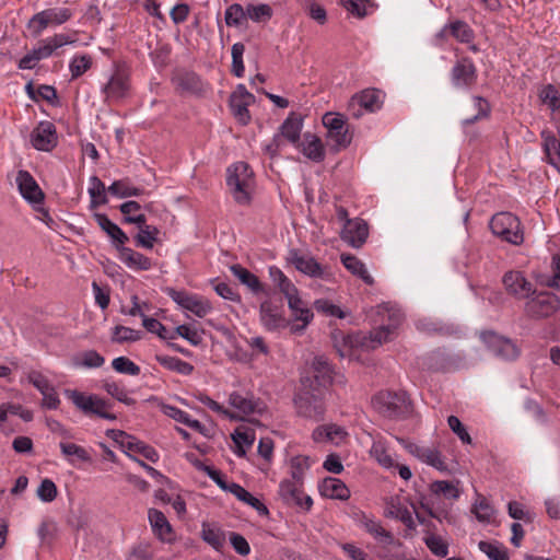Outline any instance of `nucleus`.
<instances>
[{
  "instance_id": "nucleus-1",
  "label": "nucleus",
  "mask_w": 560,
  "mask_h": 560,
  "mask_svg": "<svg viewBox=\"0 0 560 560\" xmlns=\"http://www.w3.org/2000/svg\"><path fill=\"white\" fill-rule=\"evenodd\" d=\"M389 324L381 326L377 329L366 334L349 335L342 337V347L336 345L337 351L340 357H355L353 351L354 347H360L363 350H374L384 342L389 341L395 335L398 326L404 319V315L399 310H392L388 313Z\"/></svg>"
},
{
  "instance_id": "nucleus-2",
  "label": "nucleus",
  "mask_w": 560,
  "mask_h": 560,
  "mask_svg": "<svg viewBox=\"0 0 560 560\" xmlns=\"http://www.w3.org/2000/svg\"><path fill=\"white\" fill-rule=\"evenodd\" d=\"M119 209L125 215V221L136 224L139 229V232L135 237L137 246L145 249L153 248L160 233L159 229L154 225L147 224V218L144 214L131 217V213L141 210L140 203L133 200L126 201L120 205Z\"/></svg>"
},
{
  "instance_id": "nucleus-3",
  "label": "nucleus",
  "mask_w": 560,
  "mask_h": 560,
  "mask_svg": "<svg viewBox=\"0 0 560 560\" xmlns=\"http://www.w3.org/2000/svg\"><path fill=\"white\" fill-rule=\"evenodd\" d=\"M228 187L238 203H247L253 191V172L244 162H237L230 166L226 172Z\"/></svg>"
},
{
  "instance_id": "nucleus-4",
  "label": "nucleus",
  "mask_w": 560,
  "mask_h": 560,
  "mask_svg": "<svg viewBox=\"0 0 560 560\" xmlns=\"http://www.w3.org/2000/svg\"><path fill=\"white\" fill-rule=\"evenodd\" d=\"M560 310V298L550 291H536L527 298L524 311L533 319L549 318Z\"/></svg>"
},
{
  "instance_id": "nucleus-5",
  "label": "nucleus",
  "mask_w": 560,
  "mask_h": 560,
  "mask_svg": "<svg viewBox=\"0 0 560 560\" xmlns=\"http://www.w3.org/2000/svg\"><path fill=\"white\" fill-rule=\"evenodd\" d=\"M490 229L495 236L512 245H521L524 241L521 221L511 212L494 214L490 221Z\"/></svg>"
},
{
  "instance_id": "nucleus-6",
  "label": "nucleus",
  "mask_w": 560,
  "mask_h": 560,
  "mask_svg": "<svg viewBox=\"0 0 560 560\" xmlns=\"http://www.w3.org/2000/svg\"><path fill=\"white\" fill-rule=\"evenodd\" d=\"M65 395L85 415H96L110 421L116 420V416L107 411L108 404L97 395L85 394L77 389H66Z\"/></svg>"
},
{
  "instance_id": "nucleus-7",
  "label": "nucleus",
  "mask_w": 560,
  "mask_h": 560,
  "mask_svg": "<svg viewBox=\"0 0 560 560\" xmlns=\"http://www.w3.org/2000/svg\"><path fill=\"white\" fill-rule=\"evenodd\" d=\"M383 93L376 89H365L354 94L348 103V112L353 118H360L365 113L378 110L383 105Z\"/></svg>"
},
{
  "instance_id": "nucleus-8",
  "label": "nucleus",
  "mask_w": 560,
  "mask_h": 560,
  "mask_svg": "<svg viewBox=\"0 0 560 560\" xmlns=\"http://www.w3.org/2000/svg\"><path fill=\"white\" fill-rule=\"evenodd\" d=\"M397 441L409 454L419 459L421 463H424L440 471L447 470L445 458L436 446L417 444L401 438H397Z\"/></svg>"
},
{
  "instance_id": "nucleus-9",
  "label": "nucleus",
  "mask_w": 560,
  "mask_h": 560,
  "mask_svg": "<svg viewBox=\"0 0 560 560\" xmlns=\"http://www.w3.org/2000/svg\"><path fill=\"white\" fill-rule=\"evenodd\" d=\"M289 261L302 273L319 278L326 281L332 280V273L328 267L320 265L313 256L298 250H291Z\"/></svg>"
},
{
  "instance_id": "nucleus-10",
  "label": "nucleus",
  "mask_w": 560,
  "mask_h": 560,
  "mask_svg": "<svg viewBox=\"0 0 560 560\" xmlns=\"http://www.w3.org/2000/svg\"><path fill=\"white\" fill-rule=\"evenodd\" d=\"M167 294L179 307L199 318H203L212 311L211 303L200 295L175 289H167Z\"/></svg>"
},
{
  "instance_id": "nucleus-11",
  "label": "nucleus",
  "mask_w": 560,
  "mask_h": 560,
  "mask_svg": "<svg viewBox=\"0 0 560 560\" xmlns=\"http://www.w3.org/2000/svg\"><path fill=\"white\" fill-rule=\"evenodd\" d=\"M284 298L288 301V306L295 322L290 325V329L292 332H302L312 322L313 312L308 307V303L300 296L298 288L285 294Z\"/></svg>"
},
{
  "instance_id": "nucleus-12",
  "label": "nucleus",
  "mask_w": 560,
  "mask_h": 560,
  "mask_svg": "<svg viewBox=\"0 0 560 560\" xmlns=\"http://www.w3.org/2000/svg\"><path fill=\"white\" fill-rule=\"evenodd\" d=\"M71 18L67 8H51L36 13L28 22V28L37 37L49 25H60Z\"/></svg>"
},
{
  "instance_id": "nucleus-13",
  "label": "nucleus",
  "mask_w": 560,
  "mask_h": 560,
  "mask_svg": "<svg viewBox=\"0 0 560 560\" xmlns=\"http://www.w3.org/2000/svg\"><path fill=\"white\" fill-rule=\"evenodd\" d=\"M229 406L233 409L230 410V419H244L252 413H260L264 410V405L254 398L252 394L233 392L229 395Z\"/></svg>"
},
{
  "instance_id": "nucleus-14",
  "label": "nucleus",
  "mask_w": 560,
  "mask_h": 560,
  "mask_svg": "<svg viewBox=\"0 0 560 560\" xmlns=\"http://www.w3.org/2000/svg\"><path fill=\"white\" fill-rule=\"evenodd\" d=\"M15 184L22 198L35 210H38L44 202L45 195L35 178L27 171L21 170L16 173Z\"/></svg>"
},
{
  "instance_id": "nucleus-15",
  "label": "nucleus",
  "mask_w": 560,
  "mask_h": 560,
  "mask_svg": "<svg viewBox=\"0 0 560 560\" xmlns=\"http://www.w3.org/2000/svg\"><path fill=\"white\" fill-rule=\"evenodd\" d=\"M298 412L306 418L319 419L325 413L322 393L301 392L294 399Z\"/></svg>"
},
{
  "instance_id": "nucleus-16",
  "label": "nucleus",
  "mask_w": 560,
  "mask_h": 560,
  "mask_svg": "<svg viewBox=\"0 0 560 560\" xmlns=\"http://www.w3.org/2000/svg\"><path fill=\"white\" fill-rule=\"evenodd\" d=\"M259 316L261 325L269 331L280 330L290 325L282 307L270 300L260 304Z\"/></svg>"
},
{
  "instance_id": "nucleus-17",
  "label": "nucleus",
  "mask_w": 560,
  "mask_h": 560,
  "mask_svg": "<svg viewBox=\"0 0 560 560\" xmlns=\"http://www.w3.org/2000/svg\"><path fill=\"white\" fill-rule=\"evenodd\" d=\"M302 481L285 479L279 486V494L287 502L310 510L313 500L302 490Z\"/></svg>"
},
{
  "instance_id": "nucleus-18",
  "label": "nucleus",
  "mask_w": 560,
  "mask_h": 560,
  "mask_svg": "<svg viewBox=\"0 0 560 560\" xmlns=\"http://www.w3.org/2000/svg\"><path fill=\"white\" fill-rule=\"evenodd\" d=\"M253 101V94H250L243 84H238L232 93L230 97V106L234 117L240 124H248L250 119L248 106Z\"/></svg>"
},
{
  "instance_id": "nucleus-19",
  "label": "nucleus",
  "mask_w": 560,
  "mask_h": 560,
  "mask_svg": "<svg viewBox=\"0 0 560 560\" xmlns=\"http://www.w3.org/2000/svg\"><path fill=\"white\" fill-rule=\"evenodd\" d=\"M503 284L505 290L517 299L527 300L535 290V285L518 270L506 272L503 277Z\"/></svg>"
},
{
  "instance_id": "nucleus-20",
  "label": "nucleus",
  "mask_w": 560,
  "mask_h": 560,
  "mask_svg": "<svg viewBox=\"0 0 560 560\" xmlns=\"http://www.w3.org/2000/svg\"><path fill=\"white\" fill-rule=\"evenodd\" d=\"M383 514L385 517L400 521L408 529L413 530L417 527L412 512L397 495L386 499Z\"/></svg>"
},
{
  "instance_id": "nucleus-21",
  "label": "nucleus",
  "mask_w": 560,
  "mask_h": 560,
  "mask_svg": "<svg viewBox=\"0 0 560 560\" xmlns=\"http://www.w3.org/2000/svg\"><path fill=\"white\" fill-rule=\"evenodd\" d=\"M452 84L457 89H466L475 84L477 70L468 58L457 60L451 72Z\"/></svg>"
},
{
  "instance_id": "nucleus-22",
  "label": "nucleus",
  "mask_w": 560,
  "mask_h": 560,
  "mask_svg": "<svg viewBox=\"0 0 560 560\" xmlns=\"http://www.w3.org/2000/svg\"><path fill=\"white\" fill-rule=\"evenodd\" d=\"M31 141L35 149L50 151L57 144V132L52 122L40 121L32 131Z\"/></svg>"
},
{
  "instance_id": "nucleus-23",
  "label": "nucleus",
  "mask_w": 560,
  "mask_h": 560,
  "mask_svg": "<svg viewBox=\"0 0 560 560\" xmlns=\"http://www.w3.org/2000/svg\"><path fill=\"white\" fill-rule=\"evenodd\" d=\"M369 235L366 223L361 219L347 220L342 225L340 236L351 247H361Z\"/></svg>"
},
{
  "instance_id": "nucleus-24",
  "label": "nucleus",
  "mask_w": 560,
  "mask_h": 560,
  "mask_svg": "<svg viewBox=\"0 0 560 560\" xmlns=\"http://www.w3.org/2000/svg\"><path fill=\"white\" fill-rule=\"evenodd\" d=\"M483 338L491 352L503 360H514L520 354V349L510 339L493 332L483 335Z\"/></svg>"
},
{
  "instance_id": "nucleus-25",
  "label": "nucleus",
  "mask_w": 560,
  "mask_h": 560,
  "mask_svg": "<svg viewBox=\"0 0 560 560\" xmlns=\"http://www.w3.org/2000/svg\"><path fill=\"white\" fill-rule=\"evenodd\" d=\"M77 42L73 35L69 34H56L51 37H47L40 40L33 50L39 60L50 57L54 51L66 45H71Z\"/></svg>"
},
{
  "instance_id": "nucleus-26",
  "label": "nucleus",
  "mask_w": 560,
  "mask_h": 560,
  "mask_svg": "<svg viewBox=\"0 0 560 560\" xmlns=\"http://www.w3.org/2000/svg\"><path fill=\"white\" fill-rule=\"evenodd\" d=\"M316 443H331L340 445L348 438L347 430L338 424L330 423L317 427L312 434Z\"/></svg>"
},
{
  "instance_id": "nucleus-27",
  "label": "nucleus",
  "mask_w": 560,
  "mask_h": 560,
  "mask_svg": "<svg viewBox=\"0 0 560 560\" xmlns=\"http://www.w3.org/2000/svg\"><path fill=\"white\" fill-rule=\"evenodd\" d=\"M102 91L106 100L117 101L125 97L129 91L128 75L124 71L116 70Z\"/></svg>"
},
{
  "instance_id": "nucleus-28",
  "label": "nucleus",
  "mask_w": 560,
  "mask_h": 560,
  "mask_svg": "<svg viewBox=\"0 0 560 560\" xmlns=\"http://www.w3.org/2000/svg\"><path fill=\"white\" fill-rule=\"evenodd\" d=\"M149 523L153 534L162 542H172L174 540L173 529L166 516L156 509H150L148 512Z\"/></svg>"
},
{
  "instance_id": "nucleus-29",
  "label": "nucleus",
  "mask_w": 560,
  "mask_h": 560,
  "mask_svg": "<svg viewBox=\"0 0 560 560\" xmlns=\"http://www.w3.org/2000/svg\"><path fill=\"white\" fill-rule=\"evenodd\" d=\"M118 252V258L129 269L135 271L150 270L152 261L149 257L143 254L133 250L132 248L122 246H116Z\"/></svg>"
},
{
  "instance_id": "nucleus-30",
  "label": "nucleus",
  "mask_w": 560,
  "mask_h": 560,
  "mask_svg": "<svg viewBox=\"0 0 560 560\" xmlns=\"http://www.w3.org/2000/svg\"><path fill=\"white\" fill-rule=\"evenodd\" d=\"M296 148L305 158L314 162H322L325 159L324 144L314 133H304L303 140L298 143Z\"/></svg>"
},
{
  "instance_id": "nucleus-31",
  "label": "nucleus",
  "mask_w": 560,
  "mask_h": 560,
  "mask_svg": "<svg viewBox=\"0 0 560 560\" xmlns=\"http://www.w3.org/2000/svg\"><path fill=\"white\" fill-rule=\"evenodd\" d=\"M360 525L380 544L388 546L395 542L393 534L385 529L378 520L363 514Z\"/></svg>"
},
{
  "instance_id": "nucleus-32",
  "label": "nucleus",
  "mask_w": 560,
  "mask_h": 560,
  "mask_svg": "<svg viewBox=\"0 0 560 560\" xmlns=\"http://www.w3.org/2000/svg\"><path fill=\"white\" fill-rule=\"evenodd\" d=\"M320 494L332 500H348L350 490L343 481L335 477L325 478L318 486Z\"/></svg>"
},
{
  "instance_id": "nucleus-33",
  "label": "nucleus",
  "mask_w": 560,
  "mask_h": 560,
  "mask_svg": "<svg viewBox=\"0 0 560 560\" xmlns=\"http://www.w3.org/2000/svg\"><path fill=\"white\" fill-rule=\"evenodd\" d=\"M94 219H95L96 223L98 224V226L115 243V247L122 246L129 241L127 234L116 223L110 221L106 214L96 213V214H94Z\"/></svg>"
},
{
  "instance_id": "nucleus-34",
  "label": "nucleus",
  "mask_w": 560,
  "mask_h": 560,
  "mask_svg": "<svg viewBox=\"0 0 560 560\" xmlns=\"http://www.w3.org/2000/svg\"><path fill=\"white\" fill-rule=\"evenodd\" d=\"M340 258L345 268L353 276L360 278L368 285L374 283V279L368 271L366 266L359 258L350 254H342Z\"/></svg>"
},
{
  "instance_id": "nucleus-35",
  "label": "nucleus",
  "mask_w": 560,
  "mask_h": 560,
  "mask_svg": "<svg viewBox=\"0 0 560 560\" xmlns=\"http://www.w3.org/2000/svg\"><path fill=\"white\" fill-rule=\"evenodd\" d=\"M302 128V119L295 114L289 115L288 118L281 125L280 135H278L279 140L281 138H284L294 145H298V143L300 142Z\"/></svg>"
},
{
  "instance_id": "nucleus-36",
  "label": "nucleus",
  "mask_w": 560,
  "mask_h": 560,
  "mask_svg": "<svg viewBox=\"0 0 560 560\" xmlns=\"http://www.w3.org/2000/svg\"><path fill=\"white\" fill-rule=\"evenodd\" d=\"M541 138L548 163L560 173V141L550 131H542Z\"/></svg>"
},
{
  "instance_id": "nucleus-37",
  "label": "nucleus",
  "mask_w": 560,
  "mask_h": 560,
  "mask_svg": "<svg viewBox=\"0 0 560 560\" xmlns=\"http://www.w3.org/2000/svg\"><path fill=\"white\" fill-rule=\"evenodd\" d=\"M200 536L205 542L217 551H221L225 545V534L215 524L203 522L201 525Z\"/></svg>"
},
{
  "instance_id": "nucleus-38",
  "label": "nucleus",
  "mask_w": 560,
  "mask_h": 560,
  "mask_svg": "<svg viewBox=\"0 0 560 560\" xmlns=\"http://www.w3.org/2000/svg\"><path fill=\"white\" fill-rule=\"evenodd\" d=\"M232 439L235 443L234 453L238 456H244L246 450L250 448L255 442V432L246 425H240L232 434Z\"/></svg>"
},
{
  "instance_id": "nucleus-39",
  "label": "nucleus",
  "mask_w": 560,
  "mask_h": 560,
  "mask_svg": "<svg viewBox=\"0 0 560 560\" xmlns=\"http://www.w3.org/2000/svg\"><path fill=\"white\" fill-rule=\"evenodd\" d=\"M370 455L377 462L381 467L386 470H392L396 466L395 458L389 453L386 444L381 440L373 442L370 450Z\"/></svg>"
},
{
  "instance_id": "nucleus-40",
  "label": "nucleus",
  "mask_w": 560,
  "mask_h": 560,
  "mask_svg": "<svg viewBox=\"0 0 560 560\" xmlns=\"http://www.w3.org/2000/svg\"><path fill=\"white\" fill-rule=\"evenodd\" d=\"M59 447L63 457L71 465H73L77 460L83 463L91 460L89 452L78 444L71 442H60Z\"/></svg>"
},
{
  "instance_id": "nucleus-41",
  "label": "nucleus",
  "mask_w": 560,
  "mask_h": 560,
  "mask_svg": "<svg viewBox=\"0 0 560 560\" xmlns=\"http://www.w3.org/2000/svg\"><path fill=\"white\" fill-rule=\"evenodd\" d=\"M155 360L165 369L170 371H174L182 375H189L194 371V366L183 361L182 359L177 357H171V355H164V354H156Z\"/></svg>"
},
{
  "instance_id": "nucleus-42",
  "label": "nucleus",
  "mask_w": 560,
  "mask_h": 560,
  "mask_svg": "<svg viewBox=\"0 0 560 560\" xmlns=\"http://www.w3.org/2000/svg\"><path fill=\"white\" fill-rule=\"evenodd\" d=\"M230 270L233 276L240 280L241 283L246 285L254 293L262 291V285L259 279L246 268L242 267L241 265H233L231 266Z\"/></svg>"
},
{
  "instance_id": "nucleus-43",
  "label": "nucleus",
  "mask_w": 560,
  "mask_h": 560,
  "mask_svg": "<svg viewBox=\"0 0 560 560\" xmlns=\"http://www.w3.org/2000/svg\"><path fill=\"white\" fill-rule=\"evenodd\" d=\"M448 35L454 36L456 39L463 43H468L472 38V31L470 27L460 21L451 23L446 25L441 32L438 34L439 37H446Z\"/></svg>"
},
{
  "instance_id": "nucleus-44",
  "label": "nucleus",
  "mask_w": 560,
  "mask_h": 560,
  "mask_svg": "<svg viewBox=\"0 0 560 560\" xmlns=\"http://www.w3.org/2000/svg\"><path fill=\"white\" fill-rule=\"evenodd\" d=\"M315 460L305 455H296L290 459L291 478L298 481L304 480L307 470Z\"/></svg>"
},
{
  "instance_id": "nucleus-45",
  "label": "nucleus",
  "mask_w": 560,
  "mask_h": 560,
  "mask_svg": "<svg viewBox=\"0 0 560 560\" xmlns=\"http://www.w3.org/2000/svg\"><path fill=\"white\" fill-rule=\"evenodd\" d=\"M88 191L91 197L92 208L107 203L106 188L98 177L92 176L90 178Z\"/></svg>"
},
{
  "instance_id": "nucleus-46",
  "label": "nucleus",
  "mask_w": 560,
  "mask_h": 560,
  "mask_svg": "<svg viewBox=\"0 0 560 560\" xmlns=\"http://www.w3.org/2000/svg\"><path fill=\"white\" fill-rule=\"evenodd\" d=\"M107 191L117 198H128L142 194V189L131 185L128 179L115 180L108 187Z\"/></svg>"
},
{
  "instance_id": "nucleus-47",
  "label": "nucleus",
  "mask_w": 560,
  "mask_h": 560,
  "mask_svg": "<svg viewBox=\"0 0 560 560\" xmlns=\"http://www.w3.org/2000/svg\"><path fill=\"white\" fill-rule=\"evenodd\" d=\"M471 511L476 515V518L483 523L492 522L495 515L494 508L481 495H479L474 503Z\"/></svg>"
},
{
  "instance_id": "nucleus-48",
  "label": "nucleus",
  "mask_w": 560,
  "mask_h": 560,
  "mask_svg": "<svg viewBox=\"0 0 560 560\" xmlns=\"http://www.w3.org/2000/svg\"><path fill=\"white\" fill-rule=\"evenodd\" d=\"M375 400L386 407L389 415H393L406 402V395L387 392L380 394Z\"/></svg>"
},
{
  "instance_id": "nucleus-49",
  "label": "nucleus",
  "mask_w": 560,
  "mask_h": 560,
  "mask_svg": "<svg viewBox=\"0 0 560 560\" xmlns=\"http://www.w3.org/2000/svg\"><path fill=\"white\" fill-rule=\"evenodd\" d=\"M142 331L117 325L112 330V341L117 343L135 342L142 338Z\"/></svg>"
},
{
  "instance_id": "nucleus-50",
  "label": "nucleus",
  "mask_w": 560,
  "mask_h": 560,
  "mask_svg": "<svg viewBox=\"0 0 560 560\" xmlns=\"http://www.w3.org/2000/svg\"><path fill=\"white\" fill-rule=\"evenodd\" d=\"M539 97L553 115L560 112V91L553 85H546L541 89Z\"/></svg>"
},
{
  "instance_id": "nucleus-51",
  "label": "nucleus",
  "mask_w": 560,
  "mask_h": 560,
  "mask_svg": "<svg viewBox=\"0 0 560 560\" xmlns=\"http://www.w3.org/2000/svg\"><path fill=\"white\" fill-rule=\"evenodd\" d=\"M106 434L108 438L113 439L116 443H118L122 447V450L129 455L130 458L132 457L129 454V452L136 451L140 442L139 440L120 430H108Z\"/></svg>"
},
{
  "instance_id": "nucleus-52",
  "label": "nucleus",
  "mask_w": 560,
  "mask_h": 560,
  "mask_svg": "<svg viewBox=\"0 0 560 560\" xmlns=\"http://www.w3.org/2000/svg\"><path fill=\"white\" fill-rule=\"evenodd\" d=\"M104 362L105 359L95 350L84 351L73 359V364L78 368H100Z\"/></svg>"
},
{
  "instance_id": "nucleus-53",
  "label": "nucleus",
  "mask_w": 560,
  "mask_h": 560,
  "mask_svg": "<svg viewBox=\"0 0 560 560\" xmlns=\"http://www.w3.org/2000/svg\"><path fill=\"white\" fill-rule=\"evenodd\" d=\"M432 495H444L446 499L457 500L459 498L458 488L450 481L438 480L430 485Z\"/></svg>"
},
{
  "instance_id": "nucleus-54",
  "label": "nucleus",
  "mask_w": 560,
  "mask_h": 560,
  "mask_svg": "<svg viewBox=\"0 0 560 560\" xmlns=\"http://www.w3.org/2000/svg\"><path fill=\"white\" fill-rule=\"evenodd\" d=\"M92 66V57L90 55H75L70 63L69 71L71 73L72 79H77L85 73Z\"/></svg>"
},
{
  "instance_id": "nucleus-55",
  "label": "nucleus",
  "mask_w": 560,
  "mask_h": 560,
  "mask_svg": "<svg viewBox=\"0 0 560 560\" xmlns=\"http://www.w3.org/2000/svg\"><path fill=\"white\" fill-rule=\"evenodd\" d=\"M269 276L272 282L277 285V288L283 295L296 289V287L291 282V280L278 267H270Z\"/></svg>"
},
{
  "instance_id": "nucleus-56",
  "label": "nucleus",
  "mask_w": 560,
  "mask_h": 560,
  "mask_svg": "<svg viewBox=\"0 0 560 560\" xmlns=\"http://www.w3.org/2000/svg\"><path fill=\"white\" fill-rule=\"evenodd\" d=\"M175 335L186 339L192 346H199L203 340L202 331L190 325L177 326Z\"/></svg>"
},
{
  "instance_id": "nucleus-57",
  "label": "nucleus",
  "mask_w": 560,
  "mask_h": 560,
  "mask_svg": "<svg viewBox=\"0 0 560 560\" xmlns=\"http://www.w3.org/2000/svg\"><path fill=\"white\" fill-rule=\"evenodd\" d=\"M244 51H245V47L242 43H235L231 49L232 72L237 78H242L244 75V71H245L244 62H243Z\"/></svg>"
},
{
  "instance_id": "nucleus-58",
  "label": "nucleus",
  "mask_w": 560,
  "mask_h": 560,
  "mask_svg": "<svg viewBox=\"0 0 560 560\" xmlns=\"http://www.w3.org/2000/svg\"><path fill=\"white\" fill-rule=\"evenodd\" d=\"M104 387L108 395L124 402L125 405L131 406L135 404V399L129 397L128 392L119 383L109 382L106 383Z\"/></svg>"
},
{
  "instance_id": "nucleus-59",
  "label": "nucleus",
  "mask_w": 560,
  "mask_h": 560,
  "mask_svg": "<svg viewBox=\"0 0 560 560\" xmlns=\"http://www.w3.org/2000/svg\"><path fill=\"white\" fill-rule=\"evenodd\" d=\"M112 366L116 372L122 374L135 376L140 373V368L126 357L115 358L112 362Z\"/></svg>"
},
{
  "instance_id": "nucleus-60",
  "label": "nucleus",
  "mask_w": 560,
  "mask_h": 560,
  "mask_svg": "<svg viewBox=\"0 0 560 560\" xmlns=\"http://www.w3.org/2000/svg\"><path fill=\"white\" fill-rule=\"evenodd\" d=\"M246 18V10L241 4L234 3L225 10V23L229 26H238Z\"/></svg>"
},
{
  "instance_id": "nucleus-61",
  "label": "nucleus",
  "mask_w": 560,
  "mask_h": 560,
  "mask_svg": "<svg viewBox=\"0 0 560 560\" xmlns=\"http://www.w3.org/2000/svg\"><path fill=\"white\" fill-rule=\"evenodd\" d=\"M36 493L40 501L51 502L56 499L58 490L52 480L45 478L38 486Z\"/></svg>"
},
{
  "instance_id": "nucleus-62",
  "label": "nucleus",
  "mask_w": 560,
  "mask_h": 560,
  "mask_svg": "<svg viewBox=\"0 0 560 560\" xmlns=\"http://www.w3.org/2000/svg\"><path fill=\"white\" fill-rule=\"evenodd\" d=\"M26 380L32 384L40 394L49 390L54 385L50 381L40 372L32 370L26 374Z\"/></svg>"
},
{
  "instance_id": "nucleus-63",
  "label": "nucleus",
  "mask_w": 560,
  "mask_h": 560,
  "mask_svg": "<svg viewBox=\"0 0 560 560\" xmlns=\"http://www.w3.org/2000/svg\"><path fill=\"white\" fill-rule=\"evenodd\" d=\"M478 547L491 560H509L505 551L497 544L482 540L479 541Z\"/></svg>"
},
{
  "instance_id": "nucleus-64",
  "label": "nucleus",
  "mask_w": 560,
  "mask_h": 560,
  "mask_svg": "<svg viewBox=\"0 0 560 560\" xmlns=\"http://www.w3.org/2000/svg\"><path fill=\"white\" fill-rule=\"evenodd\" d=\"M154 555L148 542H140L132 547L127 560H153Z\"/></svg>"
}]
</instances>
